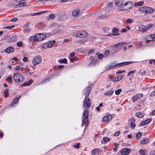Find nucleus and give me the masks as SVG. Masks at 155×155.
I'll list each match as a JSON object with an SVG mask.
<instances>
[{
    "label": "nucleus",
    "mask_w": 155,
    "mask_h": 155,
    "mask_svg": "<svg viewBox=\"0 0 155 155\" xmlns=\"http://www.w3.org/2000/svg\"><path fill=\"white\" fill-rule=\"evenodd\" d=\"M123 75H121L120 76L117 75L115 78L114 81H120L123 77Z\"/></svg>",
    "instance_id": "nucleus-26"
},
{
    "label": "nucleus",
    "mask_w": 155,
    "mask_h": 155,
    "mask_svg": "<svg viewBox=\"0 0 155 155\" xmlns=\"http://www.w3.org/2000/svg\"><path fill=\"white\" fill-rule=\"evenodd\" d=\"M3 51H2V52ZM4 52H5L8 53L13 52L14 51V49L12 46H9L5 50H3Z\"/></svg>",
    "instance_id": "nucleus-16"
},
{
    "label": "nucleus",
    "mask_w": 155,
    "mask_h": 155,
    "mask_svg": "<svg viewBox=\"0 0 155 155\" xmlns=\"http://www.w3.org/2000/svg\"><path fill=\"white\" fill-rule=\"evenodd\" d=\"M91 101L89 98L85 97L84 101L83 107L87 108L90 107Z\"/></svg>",
    "instance_id": "nucleus-6"
},
{
    "label": "nucleus",
    "mask_w": 155,
    "mask_h": 155,
    "mask_svg": "<svg viewBox=\"0 0 155 155\" xmlns=\"http://www.w3.org/2000/svg\"><path fill=\"white\" fill-rule=\"evenodd\" d=\"M153 26V25L152 24H150L147 25V26H146L147 30L150 29Z\"/></svg>",
    "instance_id": "nucleus-47"
},
{
    "label": "nucleus",
    "mask_w": 155,
    "mask_h": 155,
    "mask_svg": "<svg viewBox=\"0 0 155 155\" xmlns=\"http://www.w3.org/2000/svg\"><path fill=\"white\" fill-rule=\"evenodd\" d=\"M53 41H50L49 42L45 43L43 44V48L44 49H46L48 48H51L52 47Z\"/></svg>",
    "instance_id": "nucleus-14"
},
{
    "label": "nucleus",
    "mask_w": 155,
    "mask_h": 155,
    "mask_svg": "<svg viewBox=\"0 0 155 155\" xmlns=\"http://www.w3.org/2000/svg\"><path fill=\"white\" fill-rule=\"evenodd\" d=\"M31 29L29 28H25L23 30V32L25 33H28L31 31Z\"/></svg>",
    "instance_id": "nucleus-36"
},
{
    "label": "nucleus",
    "mask_w": 155,
    "mask_h": 155,
    "mask_svg": "<svg viewBox=\"0 0 155 155\" xmlns=\"http://www.w3.org/2000/svg\"><path fill=\"white\" fill-rule=\"evenodd\" d=\"M17 20H18V18H12L11 20V21H12L14 22H15V21H17Z\"/></svg>",
    "instance_id": "nucleus-62"
},
{
    "label": "nucleus",
    "mask_w": 155,
    "mask_h": 155,
    "mask_svg": "<svg viewBox=\"0 0 155 155\" xmlns=\"http://www.w3.org/2000/svg\"><path fill=\"white\" fill-rule=\"evenodd\" d=\"M20 98V97H15L11 102L10 104V106L12 107H15V105L17 104H18Z\"/></svg>",
    "instance_id": "nucleus-12"
},
{
    "label": "nucleus",
    "mask_w": 155,
    "mask_h": 155,
    "mask_svg": "<svg viewBox=\"0 0 155 155\" xmlns=\"http://www.w3.org/2000/svg\"><path fill=\"white\" fill-rule=\"evenodd\" d=\"M151 119L150 118H147L144 120L146 124H148L151 121Z\"/></svg>",
    "instance_id": "nucleus-43"
},
{
    "label": "nucleus",
    "mask_w": 155,
    "mask_h": 155,
    "mask_svg": "<svg viewBox=\"0 0 155 155\" xmlns=\"http://www.w3.org/2000/svg\"><path fill=\"white\" fill-rule=\"evenodd\" d=\"M114 92V91L112 90L109 91H108L107 92L105 93V96H107V95H110L112 94Z\"/></svg>",
    "instance_id": "nucleus-32"
},
{
    "label": "nucleus",
    "mask_w": 155,
    "mask_h": 155,
    "mask_svg": "<svg viewBox=\"0 0 155 155\" xmlns=\"http://www.w3.org/2000/svg\"><path fill=\"white\" fill-rule=\"evenodd\" d=\"M8 89H6L4 91L5 95L4 96L5 97H8Z\"/></svg>",
    "instance_id": "nucleus-38"
},
{
    "label": "nucleus",
    "mask_w": 155,
    "mask_h": 155,
    "mask_svg": "<svg viewBox=\"0 0 155 155\" xmlns=\"http://www.w3.org/2000/svg\"><path fill=\"white\" fill-rule=\"evenodd\" d=\"M87 41V39H83L79 40V41H78V43L80 44H82L86 42Z\"/></svg>",
    "instance_id": "nucleus-35"
},
{
    "label": "nucleus",
    "mask_w": 155,
    "mask_h": 155,
    "mask_svg": "<svg viewBox=\"0 0 155 155\" xmlns=\"http://www.w3.org/2000/svg\"><path fill=\"white\" fill-rule=\"evenodd\" d=\"M48 12V11H42V12H36L34 13H33L32 15H39L41 14L44 13L46 12Z\"/></svg>",
    "instance_id": "nucleus-30"
},
{
    "label": "nucleus",
    "mask_w": 155,
    "mask_h": 155,
    "mask_svg": "<svg viewBox=\"0 0 155 155\" xmlns=\"http://www.w3.org/2000/svg\"><path fill=\"white\" fill-rule=\"evenodd\" d=\"M67 59L66 58H64L63 59L60 60H59L58 61L60 63H64L65 64H67Z\"/></svg>",
    "instance_id": "nucleus-31"
},
{
    "label": "nucleus",
    "mask_w": 155,
    "mask_h": 155,
    "mask_svg": "<svg viewBox=\"0 0 155 155\" xmlns=\"http://www.w3.org/2000/svg\"><path fill=\"white\" fill-rule=\"evenodd\" d=\"M6 80L8 81L9 82H11L12 81V78L10 76L7 77L6 79Z\"/></svg>",
    "instance_id": "nucleus-42"
},
{
    "label": "nucleus",
    "mask_w": 155,
    "mask_h": 155,
    "mask_svg": "<svg viewBox=\"0 0 155 155\" xmlns=\"http://www.w3.org/2000/svg\"><path fill=\"white\" fill-rule=\"evenodd\" d=\"M17 39V38L15 36H13L11 37L10 40L9 39V41H15Z\"/></svg>",
    "instance_id": "nucleus-33"
},
{
    "label": "nucleus",
    "mask_w": 155,
    "mask_h": 155,
    "mask_svg": "<svg viewBox=\"0 0 155 155\" xmlns=\"http://www.w3.org/2000/svg\"><path fill=\"white\" fill-rule=\"evenodd\" d=\"M52 34L50 33H47L44 35L43 33H38L35 36L30 37L29 38V40L31 41H41L43 40L45 38L48 37L49 36L51 35Z\"/></svg>",
    "instance_id": "nucleus-1"
},
{
    "label": "nucleus",
    "mask_w": 155,
    "mask_h": 155,
    "mask_svg": "<svg viewBox=\"0 0 155 155\" xmlns=\"http://www.w3.org/2000/svg\"><path fill=\"white\" fill-rule=\"evenodd\" d=\"M136 115L138 117L140 118L142 117L144 115V114L143 113L140 112H138L136 113Z\"/></svg>",
    "instance_id": "nucleus-23"
},
{
    "label": "nucleus",
    "mask_w": 155,
    "mask_h": 155,
    "mask_svg": "<svg viewBox=\"0 0 155 155\" xmlns=\"http://www.w3.org/2000/svg\"><path fill=\"white\" fill-rule=\"evenodd\" d=\"M119 31V30L116 28H113L112 32L113 33H109L107 35V36H111V35H120L118 33Z\"/></svg>",
    "instance_id": "nucleus-13"
},
{
    "label": "nucleus",
    "mask_w": 155,
    "mask_h": 155,
    "mask_svg": "<svg viewBox=\"0 0 155 155\" xmlns=\"http://www.w3.org/2000/svg\"><path fill=\"white\" fill-rule=\"evenodd\" d=\"M80 143H75L74 145V147L75 148H80Z\"/></svg>",
    "instance_id": "nucleus-44"
},
{
    "label": "nucleus",
    "mask_w": 155,
    "mask_h": 155,
    "mask_svg": "<svg viewBox=\"0 0 155 155\" xmlns=\"http://www.w3.org/2000/svg\"><path fill=\"white\" fill-rule=\"evenodd\" d=\"M30 24V22H27V23L24 25V27L25 28H27L29 26V25Z\"/></svg>",
    "instance_id": "nucleus-56"
},
{
    "label": "nucleus",
    "mask_w": 155,
    "mask_h": 155,
    "mask_svg": "<svg viewBox=\"0 0 155 155\" xmlns=\"http://www.w3.org/2000/svg\"><path fill=\"white\" fill-rule=\"evenodd\" d=\"M135 71H129L127 74V76L129 77L130 76V74H134L135 73Z\"/></svg>",
    "instance_id": "nucleus-49"
},
{
    "label": "nucleus",
    "mask_w": 155,
    "mask_h": 155,
    "mask_svg": "<svg viewBox=\"0 0 155 155\" xmlns=\"http://www.w3.org/2000/svg\"><path fill=\"white\" fill-rule=\"evenodd\" d=\"M139 31L142 32H144L147 31L146 30V26L144 25H142L141 27H139Z\"/></svg>",
    "instance_id": "nucleus-21"
},
{
    "label": "nucleus",
    "mask_w": 155,
    "mask_h": 155,
    "mask_svg": "<svg viewBox=\"0 0 155 155\" xmlns=\"http://www.w3.org/2000/svg\"><path fill=\"white\" fill-rule=\"evenodd\" d=\"M89 111L87 109H85L84 110L83 113V120H82V123L87 126L89 124V121L88 120V116Z\"/></svg>",
    "instance_id": "nucleus-3"
},
{
    "label": "nucleus",
    "mask_w": 155,
    "mask_h": 155,
    "mask_svg": "<svg viewBox=\"0 0 155 155\" xmlns=\"http://www.w3.org/2000/svg\"><path fill=\"white\" fill-rule=\"evenodd\" d=\"M41 61V56H36L33 61V64L34 65L39 64Z\"/></svg>",
    "instance_id": "nucleus-9"
},
{
    "label": "nucleus",
    "mask_w": 155,
    "mask_h": 155,
    "mask_svg": "<svg viewBox=\"0 0 155 155\" xmlns=\"http://www.w3.org/2000/svg\"><path fill=\"white\" fill-rule=\"evenodd\" d=\"M130 126L131 127L132 129H133L135 127V124L134 123H130Z\"/></svg>",
    "instance_id": "nucleus-53"
},
{
    "label": "nucleus",
    "mask_w": 155,
    "mask_h": 155,
    "mask_svg": "<svg viewBox=\"0 0 155 155\" xmlns=\"http://www.w3.org/2000/svg\"><path fill=\"white\" fill-rule=\"evenodd\" d=\"M129 121L130 122V123H134L135 121V120L134 118L132 117L130 119V120H129Z\"/></svg>",
    "instance_id": "nucleus-51"
},
{
    "label": "nucleus",
    "mask_w": 155,
    "mask_h": 155,
    "mask_svg": "<svg viewBox=\"0 0 155 155\" xmlns=\"http://www.w3.org/2000/svg\"><path fill=\"white\" fill-rule=\"evenodd\" d=\"M26 5V3L25 2H23L19 3L17 5H15L17 7H21L22 6H25Z\"/></svg>",
    "instance_id": "nucleus-22"
},
{
    "label": "nucleus",
    "mask_w": 155,
    "mask_h": 155,
    "mask_svg": "<svg viewBox=\"0 0 155 155\" xmlns=\"http://www.w3.org/2000/svg\"><path fill=\"white\" fill-rule=\"evenodd\" d=\"M51 79V78H47L46 79H45L44 80H43L42 82V83H43L44 82H45V81H49Z\"/></svg>",
    "instance_id": "nucleus-64"
},
{
    "label": "nucleus",
    "mask_w": 155,
    "mask_h": 155,
    "mask_svg": "<svg viewBox=\"0 0 155 155\" xmlns=\"http://www.w3.org/2000/svg\"><path fill=\"white\" fill-rule=\"evenodd\" d=\"M29 85V84H28V82H25L22 84L21 85L22 86H28Z\"/></svg>",
    "instance_id": "nucleus-58"
},
{
    "label": "nucleus",
    "mask_w": 155,
    "mask_h": 155,
    "mask_svg": "<svg viewBox=\"0 0 155 155\" xmlns=\"http://www.w3.org/2000/svg\"><path fill=\"white\" fill-rule=\"evenodd\" d=\"M131 151L130 149L128 148H125L122 149L120 151L122 155H127L129 154Z\"/></svg>",
    "instance_id": "nucleus-10"
},
{
    "label": "nucleus",
    "mask_w": 155,
    "mask_h": 155,
    "mask_svg": "<svg viewBox=\"0 0 155 155\" xmlns=\"http://www.w3.org/2000/svg\"><path fill=\"white\" fill-rule=\"evenodd\" d=\"M22 45V42L21 41L18 42L17 44V46L18 47H21Z\"/></svg>",
    "instance_id": "nucleus-55"
},
{
    "label": "nucleus",
    "mask_w": 155,
    "mask_h": 155,
    "mask_svg": "<svg viewBox=\"0 0 155 155\" xmlns=\"http://www.w3.org/2000/svg\"><path fill=\"white\" fill-rule=\"evenodd\" d=\"M59 32V31H57V30H54L53 31V35L56 34L58 33Z\"/></svg>",
    "instance_id": "nucleus-60"
},
{
    "label": "nucleus",
    "mask_w": 155,
    "mask_h": 155,
    "mask_svg": "<svg viewBox=\"0 0 155 155\" xmlns=\"http://www.w3.org/2000/svg\"><path fill=\"white\" fill-rule=\"evenodd\" d=\"M23 76L20 74H18V73H15L13 75L14 80L15 82H21L23 81Z\"/></svg>",
    "instance_id": "nucleus-5"
},
{
    "label": "nucleus",
    "mask_w": 155,
    "mask_h": 155,
    "mask_svg": "<svg viewBox=\"0 0 155 155\" xmlns=\"http://www.w3.org/2000/svg\"><path fill=\"white\" fill-rule=\"evenodd\" d=\"M133 3L129 2H127L124 4L122 5V8H123V9L122 10H128L131 9L132 7Z\"/></svg>",
    "instance_id": "nucleus-7"
},
{
    "label": "nucleus",
    "mask_w": 155,
    "mask_h": 155,
    "mask_svg": "<svg viewBox=\"0 0 155 155\" xmlns=\"http://www.w3.org/2000/svg\"><path fill=\"white\" fill-rule=\"evenodd\" d=\"M99 153H101V150L99 149L96 148L93 149L91 151V153L93 155H95L96 154H99Z\"/></svg>",
    "instance_id": "nucleus-17"
},
{
    "label": "nucleus",
    "mask_w": 155,
    "mask_h": 155,
    "mask_svg": "<svg viewBox=\"0 0 155 155\" xmlns=\"http://www.w3.org/2000/svg\"><path fill=\"white\" fill-rule=\"evenodd\" d=\"M15 27L14 25H12V26H7L3 28L4 29H11Z\"/></svg>",
    "instance_id": "nucleus-37"
},
{
    "label": "nucleus",
    "mask_w": 155,
    "mask_h": 155,
    "mask_svg": "<svg viewBox=\"0 0 155 155\" xmlns=\"http://www.w3.org/2000/svg\"><path fill=\"white\" fill-rule=\"evenodd\" d=\"M142 136V134L140 132H138L136 135V138L137 140L141 138Z\"/></svg>",
    "instance_id": "nucleus-29"
},
{
    "label": "nucleus",
    "mask_w": 155,
    "mask_h": 155,
    "mask_svg": "<svg viewBox=\"0 0 155 155\" xmlns=\"http://www.w3.org/2000/svg\"><path fill=\"white\" fill-rule=\"evenodd\" d=\"M150 96L151 97L155 96V90L153 91L150 94Z\"/></svg>",
    "instance_id": "nucleus-59"
},
{
    "label": "nucleus",
    "mask_w": 155,
    "mask_h": 155,
    "mask_svg": "<svg viewBox=\"0 0 155 155\" xmlns=\"http://www.w3.org/2000/svg\"><path fill=\"white\" fill-rule=\"evenodd\" d=\"M122 90L121 89H119L115 91V93L117 95L119 94L121 92Z\"/></svg>",
    "instance_id": "nucleus-46"
},
{
    "label": "nucleus",
    "mask_w": 155,
    "mask_h": 155,
    "mask_svg": "<svg viewBox=\"0 0 155 155\" xmlns=\"http://www.w3.org/2000/svg\"><path fill=\"white\" fill-rule=\"evenodd\" d=\"M24 62H26L28 61V58L27 57H25L23 59Z\"/></svg>",
    "instance_id": "nucleus-63"
},
{
    "label": "nucleus",
    "mask_w": 155,
    "mask_h": 155,
    "mask_svg": "<svg viewBox=\"0 0 155 155\" xmlns=\"http://www.w3.org/2000/svg\"><path fill=\"white\" fill-rule=\"evenodd\" d=\"M103 140L104 142L103 143L102 141H101V143L103 144H105L106 143H107L110 140V139L109 138L107 137H103Z\"/></svg>",
    "instance_id": "nucleus-25"
},
{
    "label": "nucleus",
    "mask_w": 155,
    "mask_h": 155,
    "mask_svg": "<svg viewBox=\"0 0 155 155\" xmlns=\"http://www.w3.org/2000/svg\"><path fill=\"white\" fill-rule=\"evenodd\" d=\"M97 54V57L99 59H101L103 57V55L101 54H98L97 52L96 53Z\"/></svg>",
    "instance_id": "nucleus-39"
},
{
    "label": "nucleus",
    "mask_w": 155,
    "mask_h": 155,
    "mask_svg": "<svg viewBox=\"0 0 155 155\" xmlns=\"http://www.w3.org/2000/svg\"><path fill=\"white\" fill-rule=\"evenodd\" d=\"M88 53H89V54H92L93 53H94V49L91 50L89 51L88 52Z\"/></svg>",
    "instance_id": "nucleus-61"
},
{
    "label": "nucleus",
    "mask_w": 155,
    "mask_h": 155,
    "mask_svg": "<svg viewBox=\"0 0 155 155\" xmlns=\"http://www.w3.org/2000/svg\"><path fill=\"white\" fill-rule=\"evenodd\" d=\"M150 142V140L148 138H146L141 140L140 143L142 144H144L148 143Z\"/></svg>",
    "instance_id": "nucleus-19"
},
{
    "label": "nucleus",
    "mask_w": 155,
    "mask_h": 155,
    "mask_svg": "<svg viewBox=\"0 0 155 155\" xmlns=\"http://www.w3.org/2000/svg\"><path fill=\"white\" fill-rule=\"evenodd\" d=\"M146 125V123L145 122L144 120L143 121H141L138 125L139 127H141Z\"/></svg>",
    "instance_id": "nucleus-45"
},
{
    "label": "nucleus",
    "mask_w": 155,
    "mask_h": 155,
    "mask_svg": "<svg viewBox=\"0 0 155 155\" xmlns=\"http://www.w3.org/2000/svg\"><path fill=\"white\" fill-rule=\"evenodd\" d=\"M110 53V51L108 50H106L104 52L105 54L107 56Z\"/></svg>",
    "instance_id": "nucleus-54"
},
{
    "label": "nucleus",
    "mask_w": 155,
    "mask_h": 155,
    "mask_svg": "<svg viewBox=\"0 0 155 155\" xmlns=\"http://www.w3.org/2000/svg\"><path fill=\"white\" fill-rule=\"evenodd\" d=\"M91 91V88L89 87H86L84 90V93L85 94L84 96L85 97H88L89 96V94Z\"/></svg>",
    "instance_id": "nucleus-15"
},
{
    "label": "nucleus",
    "mask_w": 155,
    "mask_h": 155,
    "mask_svg": "<svg viewBox=\"0 0 155 155\" xmlns=\"http://www.w3.org/2000/svg\"><path fill=\"white\" fill-rule=\"evenodd\" d=\"M125 72V71L124 70H123V71H118L117 73H116V74H120V73H124Z\"/></svg>",
    "instance_id": "nucleus-57"
},
{
    "label": "nucleus",
    "mask_w": 155,
    "mask_h": 155,
    "mask_svg": "<svg viewBox=\"0 0 155 155\" xmlns=\"http://www.w3.org/2000/svg\"><path fill=\"white\" fill-rule=\"evenodd\" d=\"M112 6V3L110 2L108 3L107 5V9L108 8H110Z\"/></svg>",
    "instance_id": "nucleus-48"
},
{
    "label": "nucleus",
    "mask_w": 155,
    "mask_h": 155,
    "mask_svg": "<svg viewBox=\"0 0 155 155\" xmlns=\"http://www.w3.org/2000/svg\"><path fill=\"white\" fill-rule=\"evenodd\" d=\"M112 117L110 115H107L103 117V120L104 122L107 123L111 120Z\"/></svg>",
    "instance_id": "nucleus-11"
},
{
    "label": "nucleus",
    "mask_w": 155,
    "mask_h": 155,
    "mask_svg": "<svg viewBox=\"0 0 155 155\" xmlns=\"http://www.w3.org/2000/svg\"><path fill=\"white\" fill-rule=\"evenodd\" d=\"M143 3V2H141V1L140 2H135L134 3V5L135 6H137V5L141 6V5H142V3Z\"/></svg>",
    "instance_id": "nucleus-40"
},
{
    "label": "nucleus",
    "mask_w": 155,
    "mask_h": 155,
    "mask_svg": "<svg viewBox=\"0 0 155 155\" xmlns=\"http://www.w3.org/2000/svg\"><path fill=\"white\" fill-rule=\"evenodd\" d=\"M75 34L76 36L78 37L83 38L87 36V33L85 31H78Z\"/></svg>",
    "instance_id": "nucleus-8"
},
{
    "label": "nucleus",
    "mask_w": 155,
    "mask_h": 155,
    "mask_svg": "<svg viewBox=\"0 0 155 155\" xmlns=\"http://www.w3.org/2000/svg\"><path fill=\"white\" fill-rule=\"evenodd\" d=\"M55 17V15L53 14H50L49 17H47V19L48 20H50V19L51 18L52 19H54Z\"/></svg>",
    "instance_id": "nucleus-28"
},
{
    "label": "nucleus",
    "mask_w": 155,
    "mask_h": 155,
    "mask_svg": "<svg viewBox=\"0 0 155 155\" xmlns=\"http://www.w3.org/2000/svg\"><path fill=\"white\" fill-rule=\"evenodd\" d=\"M139 152L141 154V155H146L145 151H144V150L142 149H140V150Z\"/></svg>",
    "instance_id": "nucleus-41"
},
{
    "label": "nucleus",
    "mask_w": 155,
    "mask_h": 155,
    "mask_svg": "<svg viewBox=\"0 0 155 155\" xmlns=\"http://www.w3.org/2000/svg\"><path fill=\"white\" fill-rule=\"evenodd\" d=\"M80 12V10L79 9H77L76 10H74L72 12V15L74 16H77L79 14V13Z\"/></svg>",
    "instance_id": "nucleus-18"
},
{
    "label": "nucleus",
    "mask_w": 155,
    "mask_h": 155,
    "mask_svg": "<svg viewBox=\"0 0 155 155\" xmlns=\"http://www.w3.org/2000/svg\"><path fill=\"white\" fill-rule=\"evenodd\" d=\"M125 43L124 42H120L118 43L117 44L115 45V46H117V48L119 47H121V46L125 44Z\"/></svg>",
    "instance_id": "nucleus-34"
},
{
    "label": "nucleus",
    "mask_w": 155,
    "mask_h": 155,
    "mask_svg": "<svg viewBox=\"0 0 155 155\" xmlns=\"http://www.w3.org/2000/svg\"><path fill=\"white\" fill-rule=\"evenodd\" d=\"M120 134V131H118L114 133V135L115 136H117Z\"/></svg>",
    "instance_id": "nucleus-52"
},
{
    "label": "nucleus",
    "mask_w": 155,
    "mask_h": 155,
    "mask_svg": "<svg viewBox=\"0 0 155 155\" xmlns=\"http://www.w3.org/2000/svg\"><path fill=\"white\" fill-rule=\"evenodd\" d=\"M151 38V39H150V40H147L148 42H149L150 41H155V35L154 34H151L150 36L148 37V38Z\"/></svg>",
    "instance_id": "nucleus-27"
},
{
    "label": "nucleus",
    "mask_w": 155,
    "mask_h": 155,
    "mask_svg": "<svg viewBox=\"0 0 155 155\" xmlns=\"http://www.w3.org/2000/svg\"><path fill=\"white\" fill-rule=\"evenodd\" d=\"M123 0H116L115 3L116 5L117 6H120L122 3Z\"/></svg>",
    "instance_id": "nucleus-24"
},
{
    "label": "nucleus",
    "mask_w": 155,
    "mask_h": 155,
    "mask_svg": "<svg viewBox=\"0 0 155 155\" xmlns=\"http://www.w3.org/2000/svg\"><path fill=\"white\" fill-rule=\"evenodd\" d=\"M139 10L142 12H145L148 14L152 13L154 12V10L152 8L147 6L141 7L140 8Z\"/></svg>",
    "instance_id": "nucleus-4"
},
{
    "label": "nucleus",
    "mask_w": 155,
    "mask_h": 155,
    "mask_svg": "<svg viewBox=\"0 0 155 155\" xmlns=\"http://www.w3.org/2000/svg\"><path fill=\"white\" fill-rule=\"evenodd\" d=\"M126 21L127 22L129 23H132L133 22V20L130 18L128 19L127 20H126Z\"/></svg>",
    "instance_id": "nucleus-50"
},
{
    "label": "nucleus",
    "mask_w": 155,
    "mask_h": 155,
    "mask_svg": "<svg viewBox=\"0 0 155 155\" xmlns=\"http://www.w3.org/2000/svg\"><path fill=\"white\" fill-rule=\"evenodd\" d=\"M133 61H128V62H124L120 63L117 64H114V63L111 64L110 65L107 66L106 68V70L108 69H112L115 68V67H119L121 66H124L125 65L133 63Z\"/></svg>",
    "instance_id": "nucleus-2"
},
{
    "label": "nucleus",
    "mask_w": 155,
    "mask_h": 155,
    "mask_svg": "<svg viewBox=\"0 0 155 155\" xmlns=\"http://www.w3.org/2000/svg\"><path fill=\"white\" fill-rule=\"evenodd\" d=\"M118 51V48L117 46H115V45L114 46V47L112 48L111 53L110 54V55L111 56H113L114 53Z\"/></svg>",
    "instance_id": "nucleus-20"
}]
</instances>
